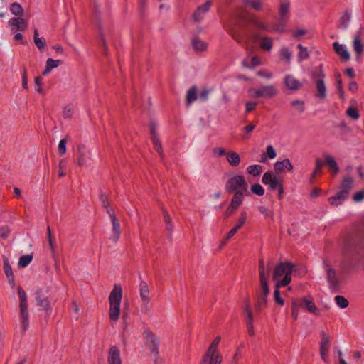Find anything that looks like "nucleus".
<instances>
[{"label":"nucleus","mask_w":364,"mask_h":364,"mask_svg":"<svg viewBox=\"0 0 364 364\" xmlns=\"http://www.w3.org/2000/svg\"><path fill=\"white\" fill-rule=\"evenodd\" d=\"M122 299V288L115 284L109 296V317L112 321L117 322L121 314V301Z\"/></svg>","instance_id":"1"},{"label":"nucleus","mask_w":364,"mask_h":364,"mask_svg":"<svg viewBox=\"0 0 364 364\" xmlns=\"http://www.w3.org/2000/svg\"><path fill=\"white\" fill-rule=\"evenodd\" d=\"M293 270L294 266L291 263L286 262L278 264L273 275L275 288L288 285L291 281Z\"/></svg>","instance_id":"2"},{"label":"nucleus","mask_w":364,"mask_h":364,"mask_svg":"<svg viewBox=\"0 0 364 364\" xmlns=\"http://www.w3.org/2000/svg\"><path fill=\"white\" fill-rule=\"evenodd\" d=\"M225 189L228 193H240L248 196V183L242 174L233 173L229 176L225 184Z\"/></svg>","instance_id":"3"},{"label":"nucleus","mask_w":364,"mask_h":364,"mask_svg":"<svg viewBox=\"0 0 364 364\" xmlns=\"http://www.w3.org/2000/svg\"><path fill=\"white\" fill-rule=\"evenodd\" d=\"M278 90L274 85H267L260 88H252L248 90V94L252 98H271L277 95Z\"/></svg>","instance_id":"4"},{"label":"nucleus","mask_w":364,"mask_h":364,"mask_svg":"<svg viewBox=\"0 0 364 364\" xmlns=\"http://www.w3.org/2000/svg\"><path fill=\"white\" fill-rule=\"evenodd\" d=\"M253 23L256 28L267 33L284 32L285 31V23L283 21L271 24L264 19H255Z\"/></svg>","instance_id":"5"},{"label":"nucleus","mask_w":364,"mask_h":364,"mask_svg":"<svg viewBox=\"0 0 364 364\" xmlns=\"http://www.w3.org/2000/svg\"><path fill=\"white\" fill-rule=\"evenodd\" d=\"M51 288L46 285L39 287L36 292V298L38 304L43 309H49L50 308V296Z\"/></svg>","instance_id":"6"},{"label":"nucleus","mask_w":364,"mask_h":364,"mask_svg":"<svg viewBox=\"0 0 364 364\" xmlns=\"http://www.w3.org/2000/svg\"><path fill=\"white\" fill-rule=\"evenodd\" d=\"M18 295L19 297L20 316L23 327L25 328L28 326V304L27 296L24 290L21 287H18Z\"/></svg>","instance_id":"7"},{"label":"nucleus","mask_w":364,"mask_h":364,"mask_svg":"<svg viewBox=\"0 0 364 364\" xmlns=\"http://www.w3.org/2000/svg\"><path fill=\"white\" fill-rule=\"evenodd\" d=\"M321 340L320 343L319 353L322 360L326 363H329V349L331 341V336L328 332L322 331L321 333Z\"/></svg>","instance_id":"8"},{"label":"nucleus","mask_w":364,"mask_h":364,"mask_svg":"<svg viewBox=\"0 0 364 364\" xmlns=\"http://www.w3.org/2000/svg\"><path fill=\"white\" fill-rule=\"evenodd\" d=\"M262 181L264 185L268 186L270 190H274L277 186L283 183V179L275 172L269 171L264 173Z\"/></svg>","instance_id":"9"},{"label":"nucleus","mask_w":364,"mask_h":364,"mask_svg":"<svg viewBox=\"0 0 364 364\" xmlns=\"http://www.w3.org/2000/svg\"><path fill=\"white\" fill-rule=\"evenodd\" d=\"M363 33L362 31H358L353 37L352 48L355 53L357 60H359L364 52Z\"/></svg>","instance_id":"10"},{"label":"nucleus","mask_w":364,"mask_h":364,"mask_svg":"<svg viewBox=\"0 0 364 364\" xmlns=\"http://www.w3.org/2000/svg\"><path fill=\"white\" fill-rule=\"evenodd\" d=\"M11 32L25 31L28 27V19L21 16L13 17L8 21Z\"/></svg>","instance_id":"11"},{"label":"nucleus","mask_w":364,"mask_h":364,"mask_svg":"<svg viewBox=\"0 0 364 364\" xmlns=\"http://www.w3.org/2000/svg\"><path fill=\"white\" fill-rule=\"evenodd\" d=\"M259 275H260V282L262 286V295L261 299L264 302L266 300L267 296L269 294V290L267 285V280L269 278V272L265 269L263 263H260L259 264Z\"/></svg>","instance_id":"12"},{"label":"nucleus","mask_w":364,"mask_h":364,"mask_svg":"<svg viewBox=\"0 0 364 364\" xmlns=\"http://www.w3.org/2000/svg\"><path fill=\"white\" fill-rule=\"evenodd\" d=\"M246 195L240 193H236L231 198L230 203L227 208L226 213L228 215H232L237 211L240 205L243 203Z\"/></svg>","instance_id":"13"},{"label":"nucleus","mask_w":364,"mask_h":364,"mask_svg":"<svg viewBox=\"0 0 364 364\" xmlns=\"http://www.w3.org/2000/svg\"><path fill=\"white\" fill-rule=\"evenodd\" d=\"M223 356L220 353H211L205 351L199 364H221Z\"/></svg>","instance_id":"14"},{"label":"nucleus","mask_w":364,"mask_h":364,"mask_svg":"<svg viewBox=\"0 0 364 364\" xmlns=\"http://www.w3.org/2000/svg\"><path fill=\"white\" fill-rule=\"evenodd\" d=\"M333 48L342 61L347 62L350 60V53L346 45L338 42H334L333 43Z\"/></svg>","instance_id":"15"},{"label":"nucleus","mask_w":364,"mask_h":364,"mask_svg":"<svg viewBox=\"0 0 364 364\" xmlns=\"http://www.w3.org/2000/svg\"><path fill=\"white\" fill-rule=\"evenodd\" d=\"M284 84L287 89L296 91L301 88L302 82L291 74L287 75L284 78Z\"/></svg>","instance_id":"16"},{"label":"nucleus","mask_w":364,"mask_h":364,"mask_svg":"<svg viewBox=\"0 0 364 364\" xmlns=\"http://www.w3.org/2000/svg\"><path fill=\"white\" fill-rule=\"evenodd\" d=\"M303 307L309 313L319 316L321 314L320 309L316 306L314 299L310 296H304L301 299Z\"/></svg>","instance_id":"17"},{"label":"nucleus","mask_w":364,"mask_h":364,"mask_svg":"<svg viewBox=\"0 0 364 364\" xmlns=\"http://www.w3.org/2000/svg\"><path fill=\"white\" fill-rule=\"evenodd\" d=\"M293 165L290 160L288 159L278 161L274 164V172L277 174H282L286 171H291L293 170Z\"/></svg>","instance_id":"18"},{"label":"nucleus","mask_w":364,"mask_h":364,"mask_svg":"<svg viewBox=\"0 0 364 364\" xmlns=\"http://www.w3.org/2000/svg\"><path fill=\"white\" fill-rule=\"evenodd\" d=\"M323 158L325 161V164L328 167L331 174L333 176L336 175L339 171V168L334 157L330 154L323 153Z\"/></svg>","instance_id":"19"},{"label":"nucleus","mask_w":364,"mask_h":364,"mask_svg":"<svg viewBox=\"0 0 364 364\" xmlns=\"http://www.w3.org/2000/svg\"><path fill=\"white\" fill-rule=\"evenodd\" d=\"M226 160L228 164L232 167H237L241 163V156L235 151L229 150L226 154Z\"/></svg>","instance_id":"20"},{"label":"nucleus","mask_w":364,"mask_h":364,"mask_svg":"<svg viewBox=\"0 0 364 364\" xmlns=\"http://www.w3.org/2000/svg\"><path fill=\"white\" fill-rule=\"evenodd\" d=\"M107 361L109 364H122V359L120 357V351L116 346L110 348Z\"/></svg>","instance_id":"21"},{"label":"nucleus","mask_w":364,"mask_h":364,"mask_svg":"<svg viewBox=\"0 0 364 364\" xmlns=\"http://www.w3.org/2000/svg\"><path fill=\"white\" fill-rule=\"evenodd\" d=\"M262 63V60L259 56L248 55L242 60V65L247 68H252Z\"/></svg>","instance_id":"22"},{"label":"nucleus","mask_w":364,"mask_h":364,"mask_svg":"<svg viewBox=\"0 0 364 364\" xmlns=\"http://www.w3.org/2000/svg\"><path fill=\"white\" fill-rule=\"evenodd\" d=\"M346 190H341L334 196L329 198V202L332 205L338 206L341 205L347 198Z\"/></svg>","instance_id":"23"},{"label":"nucleus","mask_w":364,"mask_h":364,"mask_svg":"<svg viewBox=\"0 0 364 364\" xmlns=\"http://www.w3.org/2000/svg\"><path fill=\"white\" fill-rule=\"evenodd\" d=\"M327 280L331 288L336 289L338 287L340 282L335 269H328L327 270Z\"/></svg>","instance_id":"24"},{"label":"nucleus","mask_w":364,"mask_h":364,"mask_svg":"<svg viewBox=\"0 0 364 364\" xmlns=\"http://www.w3.org/2000/svg\"><path fill=\"white\" fill-rule=\"evenodd\" d=\"M289 11V3L287 1H282L280 3L279 8V22H284L286 24V18L288 16Z\"/></svg>","instance_id":"25"},{"label":"nucleus","mask_w":364,"mask_h":364,"mask_svg":"<svg viewBox=\"0 0 364 364\" xmlns=\"http://www.w3.org/2000/svg\"><path fill=\"white\" fill-rule=\"evenodd\" d=\"M61 61L60 60L48 58L46 62L45 68L42 72V75L46 76L52 71L53 69L58 67Z\"/></svg>","instance_id":"26"},{"label":"nucleus","mask_w":364,"mask_h":364,"mask_svg":"<svg viewBox=\"0 0 364 364\" xmlns=\"http://www.w3.org/2000/svg\"><path fill=\"white\" fill-rule=\"evenodd\" d=\"M33 42L38 49L41 51L43 50L46 47V39L39 36V31L37 28L33 31Z\"/></svg>","instance_id":"27"},{"label":"nucleus","mask_w":364,"mask_h":364,"mask_svg":"<svg viewBox=\"0 0 364 364\" xmlns=\"http://www.w3.org/2000/svg\"><path fill=\"white\" fill-rule=\"evenodd\" d=\"M248 220V213L247 210H242L238 214L234 225L241 229Z\"/></svg>","instance_id":"28"},{"label":"nucleus","mask_w":364,"mask_h":364,"mask_svg":"<svg viewBox=\"0 0 364 364\" xmlns=\"http://www.w3.org/2000/svg\"><path fill=\"white\" fill-rule=\"evenodd\" d=\"M246 172L253 177H258L262 172V167L259 164H252L247 167Z\"/></svg>","instance_id":"29"},{"label":"nucleus","mask_w":364,"mask_h":364,"mask_svg":"<svg viewBox=\"0 0 364 364\" xmlns=\"http://www.w3.org/2000/svg\"><path fill=\"white\" fill-rule=\"evenodd\" d=\"M316 96L321 99H324L326 95V86L322 80L316 81Z\"/></svg>","instance_id":"30"},{"label":"nucleus","mask_w":364,"mask_h":364,"mask_svg":"<svg viewBox=\"0 0 364 364\" xmlns=\"http://www.w3.org/2000/svg\"><path fill=\"white\" fill-rule=\"evenodd\" d=\"M279 56L281 60L289 63L292 58V51L287 47H282L279 50Z\"/></svg>","instance_id":"31"},{"label":"nucleus","mask_w":364,"mask_h":364,"mask_svg":"<svg viewBox=\"0 0 364 364\" xmlns=\"http://www.w3.org/2000/svg\"><path fill=\"white\" fill-rule=\"evenodd\" d=\"M243 315L245 317V323L246 322H253L254 316L253 313L250 306V304L249 301H246L245 303L244 309H243Z\"/></svg>","instance_id":"32"},{"label":"nucleus","mask_w":364,"mask_h":364,"mask_svg":"<svg viewBox=\"0 0 364 364\" xmlns=\"http://www.w3.org/2000/svg\"><path fill=\"white\" fill-rule=\"evenodd\" d=\"M11 14L16 17L21 16L23 13V9L18 2H13L9 6Z\"/></svg>","instance_id":"33"},{"label":"nucleus","mask_w":364,"mask_h":364,"mask_svg":"<svg viewBox=\"0 0 364 364\" xmlns=\"http://www.w3.org/2000/svg\"><path fill=\"white\" fill-rule=\"evenodd\" d=\"M221 336H216L213 340V341L211 342V343L210 344L209 347L208 348V349L206 350V351L208 352H211V353H220L219 349H218V346H219V344L221 341Z\"/></svg>","instance_id":"34"},{"label":"nucleus","mask_w":364,"mask_h":364,"mask_svg":"<svg viewBox=\"0 0 364 364\" xmlns=\"http://www.w3.org/2000/svg\"><path fill=\"white\" fill-rule=\"evenodd\" d=\"M260 47L264 50L270 51L273 47L272 39L269 37H263L260 41Z\"/></svg>","instance_id":"35"},{"label":"nucleus","mask_w":364,"mask_h":364,"mask_svg":"<svg viewBox=\"0 0 364 364\" xmlns=\"http://www.w3.org/2000/svg\"><path fill=\"white\" fill-rule=\"evenodd\" d=\"M33 82H34L35 91L38 94L44 95L45 90L43 89V80H42L41 77H40V76L35 77Z\"/></svg>","instance_id":"36"},{"label":"nucleus","mask_w":364,"mask_h":364,"mask_svg":"<svg viewBox=\"0 0 364 364\" xmlns=\"http://www.w3.org/2000/svg\"><path fill=\"white\" fill-rule=\"evenodd\" d=\"M140 294L144 301H149V290L146 282H143L140 284Z\"/></svg>","instance_id":"37"},{"label":"nucleus","mask_w":364,"mask_h":364,"mask_svg":"<svg viewBox=\"0 0 364 364\" xmlns=\"http://www.w3.org/2000/svg\"><path fill=\"white\" fill-rule=\"evenodd\" d=\"M192 46L197 51H204L207 48V44L199 38L192 41Z\"/></svg>","instance_id":"38"},{"label":"nucleus","mask_w":364,"mask_h":364,"mask_svg":"<svg viewBox=\"0 0 364 364\" xmlns=\"http://www.w3.org/2000/svg\"><path fill=\"white\" fill-rule=\"evenodd\" d=\"M151 134H152L151 139H152V142L154 144V149L161 156L163 154V151H162V146H161V141L159 140V138L158 137V136L154 131H152Z\"/></svg>","instance_id":"39"},{"label":"nucleus","mask_w":364,"mask_h":364,"mask_svg":"<svg viewBox=\"0 0 364 364\" xmlns=\"http://www.w3.org/2000/svg\"><path fill=\"white\" fill-rule=\"evenodd\" d=\"M335 303L341 309H346L348 306V301L341 295H337L334 298Z\"/></svg>","instance_id":"40"},{"label":"nucleus","mask_w":364,"mask_h":364,"mask_svg":"<svg viewBox=\"0 0 364 364\" xmlns=\"http://www.w3.org/2000/svg\"><path fill=\"white\" fill-rule=\"evenodd\" d=\"M33 259V257L31 255H25L19 258L18 265L19 267L24 268L27 267Z\"/></svg>","instance_id":"41"},{"label":"nucleus","mask_w":364,"mask_h":364,"mask_svg":"<svg viewBox=\"0 0 364 364\" xmlns=\"http://www.w3.org/2000/svg\"><path fill=\"white\" fill-rule=\"evenodd\" d=\"M324 165H326L324 160L323 161L319 158H316L315 161V168L313 171L312 176L316 177L317 175L320 174L321 168Z\"/></svg>","instance_id":"42"},{"label":"nucleus","mask_w":364,"mask_h":364,"mask_svg":"<svg viewBox=\"0 0 364 364\" xmlns=\"http://www.w3.org/2000/svg\"><path fill=\"white\" fill-rule=\"evenodd\" d=\"M4 271L9 279V282H14L12 269L7 260L4 261Z\"/></svg>","instance_id":"43"},{"label":"nucleus","mask_w":364,"mask_h":364,"mask_svg":"<svg viewBox=\"0 0 364 364\" xmlns=\"http://www.w3.org/2000/svg\"><path fill=\"white\" fill-rule=\"evenodd\" d=\"M258 210L261 214L264 215L265 218L274 219V213L272 210L269 209L267 207L264 205H261L258 208Z\"/></svg>","instance_id":"44"},{"label":"nucleus","mask_w":364,"mask_h":364,"mask_svg":"<svg viewBox=\"0 0 364 364\" xmlns=\"http://www.w3.org/2000/svg\"><path fill=\"white\" fill-rule=\"evenodd\" d=\"M265 158H263L262 161H265V159H274L277 157V151L272 145H268L266 148Z\"/></svg>","instance_id":"45"},{"label":"nucleus","mask_w":364,"mask_h":364,"mask_svg":"<svg viewBox=\"0 0 364 364\" xmlns=\"http://www.w3.org/2000/svg\"><path fill=\"white\" fill-rule=\"evenodd\" d=\"M334 357L336 364H347L344 358L343 353L341 349H336L334 350Z\"/></svg>","instance_id":"46"},{"label":"nucleus","mask_w":364,"mask_h":364,"mask_svg":"<svg viewBox=\"0 0 364 364\" xmlns=\"http://www.w3.org/2000/svg\"><path fill=\"white\" fill-rule=\"evenodd\" d=\"M210 7V2H206L205 4H204L203 5H202L201 6H200L198 10L196 11V12L195 13V18L198 21L199 20V16L206 13L209 9Z\"/></svg>","instance_id":"47"},{"label":"nucleus","mask_w":364,"mask_h":364,"mask_svg":"<svg viewBox=\"0 0 364 364\" xmlns=\"http://www.w3.org/2000/svg\"><path fill=\"white\" fill-rule=\"evenodd\" d=\"M112 231L113 235L115 238H118L120 235V225L119 221L115 218V217H112Z\"/></svg>","instance_id":"48"},{"label":"nucleus","mask_w":364,"mask_h":364,"mask_svg":"<svg viewBox=\"0 0 364 364\" xmlns=\"http://www.w3.org/2000/svg\"><path fill=\"white\" fill-rule=\"evenodd\" d=\"M251 192L259 196H262L264 194V189L259 183H254L250 187Z\"/></svg>","instance_id":"49"},{"label":"nucleus","mask_w":364,"mask_h":364,"mask_svg":"<svg viewBox=\"0 0 364 364\" xmlns=\"http://www.w3.org/2000/svg\"><path fill=\"white\" fill-rule=\"evenodd\" d=\"M299 53H298V59L299 61H301L304 59H306L309 57L308 49L306 47L302 46L301 45L298 46Z\"/></svg>","instance_id":"50"},{"label":"nucleus","mask_w":364,"mask_h":364,"mask_svg":"<svg viewBox=\"0 0 364 364\" xmlns=\"http://www.w3.org/2000/svg\"><path fill=\"white\" fill-rule=\"evenodd\" d=\"M149 339L151 342L152 346H151V351L155 353L156 354L158 353V346H159V339L157 337L154 335H150L149 337Z\"/></svg>","instance_id":"51"},{"label":"nucleus","mask_w":364,"mask_h":364,"mask_svg":"<svg viewBox=\"0 0 364 364\" xmlns=\"http://www.w3.org/2000/svg\"><path fill=\"white\" fill-rule=\"evenodd\" d=\"M196 99V91L195 88H191L188 90L186 94V101L188 104H191Z\"/></svg>","instance_id":"52"},{"label":"nucleus","mask_w":364,"mask_h":364,"mask_svg":"<svg viewBox=\"0 0 364 364\" xmlns=\"http://www.w3.org/2000/svg\"><path fill=\"white\" fill-rule=\"evenodd\" d=\"M353 180L351 178H346L342 183V190H346L347 195L348 191L353 187Z\"/></svg>","instance_id":"53"},{"label":"nucleus","mask_w":364,"mask_h":364,"mask_svg":"<svg viewBox=\"0 0 364 364\" xmlns=\"http://www.w3.org/2000/svg\"><path fill=\"white\" fill-rule=\"evenodd\" d=\"M292 36L296 39H300L307 33V31L304 28H297L291 32Z\"/></svg>","instance_id":"54"},{"label":"nucleus","mask_w":364,"mask_h":364,"mask_svg":"<svg viewBox=\"0 0 364 364\" xmlns=\"http://www.w3.org/2000/svg\"><path fill=\"white\" fill-rule=\"evenodd\" d=\"M74 110L72 107L66 106L63 109V117L65 119H70L73 116Z\"/></svg>","instance_id":"55"},{"label":"nucleus","mask_w":364,"mask_h":364,"mask_svg":"<svg viewBox=\"0 0 364 364\" xmlns=\"http://www.w3.org/2000/svg\"><path fill=\"white\" fill-rule=\"evenodd\" d=\"M227 151L223 147H215L213 149V156L214 157L218 158L222 156H226Z\"/></svg>","instance_id":"56"},{"label":"nucleus","mask_w":364,"mask_h":364,"mask_svg":"<svg viewBox=\"0 0 364 364\" xmlns=\"http://www.w3.org/2000/svg\"><path fill=\"white\" fill-rule=\"evenodd\" d=\"M274 301L276 304H279V306H282L284 304V299L280 296V292L279 291V288H275L274 292Z\"/></svg>","instance_id":"57"},{"label":"nucleus","mask_w":364,"mask_h":364,"mask_svg":"<svg viewBox=\"0 0 364 364\" xmlns=\"http://www.w3.org/2000/svg\"><path fill=\"white\" fill-rule=\"evenodd\" d=\"M347 114L349 117L352 118L353 119H358L359 118V113L356 108L355 107H350L347 110Z\"/></svg>","instance_id":"58"},{"label":"nucleus","mask_w":364,"mask_h":364,"mask_svg":"<svg viewBox=\"0 0 364 364\" xmlns=\"http://www.w3.org/2000/svg\"><path fill=\"white\" fill-rule=\"evenodd\" d=\"M353 199L355 203H359L364 200V190L355 192L353 194Z\"/></svg>","instance_id":"59"},{"label":"nucleus","mask_w":364,"mask_h":364,"mask_svg":"<svg viewBox=\"0 0 364 364\" xmlns=\"http://www.w3.org/2000/svg\"><path fill=\"white\" fill-rule=\"evenodd\" d=\"M88 155L84 152H80L77 158V163L80 166H84L86 164Z\"/></svg>","instance_id":"60"},{"label":"nucleus","mask_w":364,"mask_h":364,"mask_svg":"<svg viewBox=\"0 0 364 364\" xmlns=\"http://www.w3.org/2000/svg\"><path fill=\"white\" fill-rule=\"evenodd\" d=\"M257 75L266 79H271L273 77V73L268 70H262L257 72Z\"/></svg>","instance_id":"61"},{"label":"nucleus","mask_w":364,"mask_h":364,"mask_svg":"<svg viewBox=\"0 0 364 364\" xmlns=\"http://www.w3.org/2000/svg\"><path fill=\"white\" fill-rule=\"evenodd\" d=\"M240 230V228H238L237 227H236L235 225H234L230 230V231L227 233L224 240H225V242H226V241H228V240H230V238H232L237 232V231Z\"/></svg>","instance_id":"62"},{"label":"nucleus","mask_w":364,"mask_h":364,"mask_svg":"<svg viewBox=\"0 0 364 364\" xmlns=\"http://www.w3.org/2000/svg\"><path fill=\"white\" fill-rule=\"evenodd\" d=\"M58 150L60 154L63 155L66 152V140L61 139L59 142Z\"/></svg>","instance_id":"63"},{"label":"nucleus","mask_w":364,"mask_h":364,"mask_svg":"<svg viewBox=\"0 0 364 364\" xmlns=\"http://www.w3.org/2000/svg\"><path fill=\"white\" fill-rule=\"evenodd\" d=\"M247 331L248 335L250 337H253L255 336V327L253 322H246Z\"/></svg>","instance_id":"64"}]
</instances>
